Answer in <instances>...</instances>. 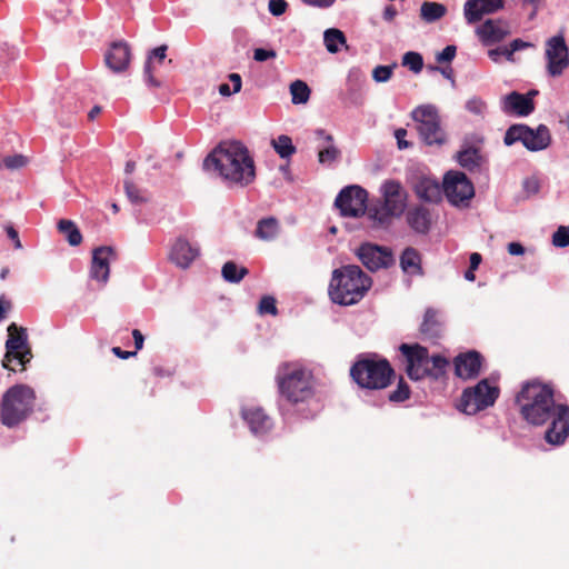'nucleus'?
Wrapping results in <instances>:
<instances>
[{
    "instance_id": "e433bc0d",
    "label": "nucleus",
    "mask_w": 569,
    "mask_h": 569,
    "mask_svg": "<svg viewBox=\"0 0 569 569\" xmlns=\"http://www.w3.org/2000/svg\"><path fill=\"white\" fill-rule=\"evenodd\" d=\"M290 93L295 104L306 103L310 98V89L302 80H296L290 84Z\"/></svg>"
},
{
    "instance_id": "72a5a7b5",
    "label": "nucleus",
    "mask_w": 569,
    "mask_h": 569,
    "mask_svg": "<svg viewBox=\"0 0 569 569\" xmlns=\"http://www.w3.org/2000/svg\"><path fill=\"white\" fill-rule=\"evenodd\" d=\"M447 13L445 4L439 2L426 1L421 4L420 17L423 21L431 23L440 20Z\"/></svg>"
},
{
    "instance_id": "f3484780",
    "label": "nucleus",
    "mask_w": 569,
    "mask_h": 569,
    "mask_svg": "<svg viewBox=\"0 0 569 569\" xmlns=\"http://www.w3.org/2000/svg\"><path fill=\"white\" fill-rule=\"evenodd\" d=\"M117 258L112 247L102 246L92 251L90 278L106 284L110 274V261Z\"/></svg>"
},
{
    "instance_id": "2eb2a0df",
    "label": "nucleus",
    "mask_w": 569,
    "mask_h": 569,
    "mask_svg": "<svg viewBox=\"0 0 569 569\" xmlns=\"http://www.w3.org/2000/svg\"><path fill=\"white\" fill-rule=\"evenodd\" d=\"M547 71L551 77H559L569 67V53L565 38L555 36L546 44Z\"/></svg>"
},
{
    "instance_id": "49530a36",
    "label": "nucleus",
    "mask_w": 569,
    "mask_h": 569,
    "mask_svg": "<svg viewBox=\"0 0 569 569\" xmlns=\"http://www.w3.org/2000/svg\"><path fill=\"white\" fill-rule=\"evenodd\" d=\"M28 163L27 157L23 154L8 156L3 159V164L10 170H16L24 167Z\"/></svg>"
},
{
    "instance_id": "aec40b11",
    "label": "nucleus",
    "mask_w": 569,
    "mask_h": 569,
    "mask_svg": "<svg viewBox=\"0 0 569 569\" xmlns=\"http://www.w3.org/2000/svg\"><path fill=\"white\" fill-rule=\"evenodd\" d=\"M382 204L395 216L399 217L406 208L407 193L401 183L396 180H388L382 184Z\"/></svg>"
},
{
    "instance_id": "6e6d98bb",
    "label": "nucleus",
    "mask_w": 569,
    "mask_h": 569,
    "mask_svg": "<svg viewBox=\"0 0 569 569\" xmlns=\"http://www.w3.org/2000/svg\"><path fill=\"white\" fill-rule=\"evenodd\" d=\"M467 108L473 113H482V111L486 109V104L481 100L473 99L468 101Z\"/></svg>"
},
{
    "instance_id": "bf43d9fd",
    "label": "nucleus",
    "mask_w": 569,
    "mask_h": 569,
    "mask_svg": "<svg viewBox=\"0 0 569 569\" xmlns=\"http://www.w3.org/2000/svg\"><path fill=\"white\" fill-rule=\"evenodd\" d=\"M132 337L134 341L136 351L141 350L143 348L144 337L140 330L133 329Z\"/></svg>"
},
{
    "instance_id": "7ed1b4c3",
    "label": "nucleus",
    "mask_w": 569,
    "mask_h": 569,
    "mask_svg": "<svg viewBox=\"0 0 569 569\" xmlns=\"http://www.w3.org/2000/svg\"><path fill=\"white\" fill-rule=\"evenodd\" d=\"M399 361L409 379L420 381L425 378L438 380L446 375L449 360L441 355H429L427 347L419 343H401Z\"/></svg>"
},
{
    "instance_id": "f704fd0d",
    "label": "nucleus",
    "mask_w": 569,
    "mask_h": 569,
    "mask_svg": "<svg viewBox=\"0 0 569 569\" xmlns=\"http://www.w3.org/2000/svg\"><path fill=\"white\" fill-rule=\"evenodd\" d=\"M221 273L226 281L238 283L249 273V270L246 267H239L234 261H227Z\"/></svg>"
},
{
    "instance_id": "9d476101",
    "label": "nucleus",
    "mask_w": 569,
    "mask_h": 569,
    "mask_svg": "<svg viewBox=\"0 0 569 569\" xmlns=\"http://www.w3.org/2000/svg\"><path fill=\"white\" fill-rule=\"evenodd\" d=\"M499 395L500 390L497 386H491L488 379H482L475 387L462 391L458 408L467 415H476L492 407Z\"/></svg>"
},
{
    "instance_id": "5701e85b",
    "label": "nucleus",
    "mask_w": 569,
    "mask_h": 569,
    "mask_svg": "<svg viewBox=\"0 0 569 569\" xmlns=\"http://www.w3.org/2000/svg\"><path fill=\"white\" fill-rule=\"evenodd\" d=\"M425 340L437 342L443 336V325L439 319L438 311L428 308L419 329Z\"/></svg>"
},
{
    "instance_id": "6e6552de",
    "label": "nucleus",
    "mask_w": 569,
    "mask_h": 569,
    "mask_svg": "<svg viewBox=\"0 0 569 569\" xmlns=\"http://www.w3.org/2000/svg\"><path fill=\"white\" fill-rule=\"evenodd\" d=\"M8 339L2 367L9 371H24L32 359L31 347L28 341L27 330L12 322L8 326Z\"/></svg>"
},
{
    "instance_id": "864d4df0",
    "label": "nucleus",
    "mask_w": 569,
    "mask_h": 569,
    "mask_svg": "<svg viewBox=\"0 0 569 569\" xmlns=\"http://www.w3.org/2000/svg\"><path fill=\"white\" fill-rule=\"evenodd\" d=\"M4 231H6L7 236H8V238L13 241L14 248L16 249H21L22 244H21V241L19 239V233L16 230V228L12 224H7L4 227Z\"/></svg>"
},
{
    "instance_id": "2f4dec72",
    "label": "nucleus",
    "mask_w": 569,
    "mask_h": 569,
    "mask_svg": "<svg viewBox=\"0 0 569 569\" xmlns=\"http://www.w3.org/2000/svg\"><path fill=\"white\" fill-rule=\"evenodd\" d=\"M57 229L64 236L70 246L77 247L81 244L83 240L82 234L72 220L60 219L57 223Z\"/></svg>"
},
{
    "instance_id": "ddd939ff",
    "label": "nucleus",
    "mask_w": 569,
    "mask_h": 569,
    "mask_svg": "<svg viewBox=\"0 0 569 569\" xmlns=\"http://www.w3.org/2000/svg\"><path fill=\"white\" fill-rule=\"evenodd\" d=\"M443 194L453 206L468 204L475 196L473 184L463 172L449 171L443 178Z\"/></svg>"
},
{
    "instance_id": "4c0bfd02",
    "label": "nucleus",
    "mask_w": 569,
    "mask_h": 569,
    "mask_svg": "<svg viewBox=\"0 0 569 569\" xmlns=\"http://www.w3.org/2000/svg\"><path fill=\"white\" fill-rule=\"evenodd\" d=\"M271 144L281 158H289L296 153L297 150L291 138L287 134H281L277 139H273Z\"/></svg>"
},
{
    "instance_id": "69168bd1",
    "label": "nucleus",
    "mask_w": 569,
    "mask_h": 569,
    "mask_svg": "<svg viewBox=\"0 0 569 569\" xmlns=\"http://www.w3.org/2000/svg\"><path fill=\"white\" fill-rule=\"evenodd\" d=\"M528 46V43H526L525 41H522L521 39H515L513 41L510 42L509 47H510V51L511 52H516L522 48H526Z\"/></svg>"
},
{
    "instance_id": "774afa93",
    "label": "nucleus",
    "mask_w": 569,
    "mask_h": 569,
    "mask_svg": "<svg viewBox=\"0 0 569 569\" xmlns=\"http://www.w3.org/2000/svg\"><path fill=\"white\" fill-rule=\"evenodd\" d=\"M488 56L492 61L498 62L499 57L502 56V47L490 49Z\"/></svg>"
},
{
    "instance_id": "c85d7f7f",
    "label": "nucleus",
    "mask_w": 569,
    "mask_h": 569,
    "mask_svg": "<svg viewBox=\"0 0 569 569\" xmlns=\"http://www.w3.org/2000/svg\"><path fill=\"white\" fill-rule=\"evenodd\" d=\"M279 232V221L274 217H268L258 221L254 236L260 240L271 241L278 237Z\"/></svg>"
},
{
    "instance_id": "393cba45",
    "label": "nucleus",
    "mask_w": 569,
    "mask_h": 569,
    "mask_svg": "<svg viewBox=\"0 0 569 569\" xmlns=\"http://www.w3.org/2000/svg\"><path fill=\"white\" fill-rule=\"evenodd\" d=\"M415 192L417 197L427 202H439L442 198L443 186L429 177L420 178L415 184Z\"/></svg>"
},
{
    "instance_id": "de8ad7c7",
    "label": "nucleus",
    "mask_w": 569,
    "mask_h": 569,
    "mask_svg": "<svg viewBox=\"0 0 569 569\" xmlns=\"http://www.w3.org/2000/svg\"><path fill=\"white\" fill-rule=\"evenodd\" d=\"M268 9L272 16L279 17L287 11L288 3L286 0H269Z\"/></svg>"
},
{
    "instance_id": "58836bf2",
    "label": "nucleus",
    "mask_w": 569,
    "mask_h": 569,
    "mask_svg": "<svg viewBox=\"0 0 569 569\" xmlns=\"http://www.w3.org/2000/svg\"><path fill=\"white\" fill-rule=\"evenodd\" d=\"M124 192L127 198L133 204H141L148 201V198L143 194V191L130 179L124 180Z\"/></svg>"
},
{
    "instance_id": "9b49d317",
    "label": "nucleus",
    "mask_w": 569,
    "mask_h": 569,
    "mask_svg": "<svg viewBox=\"0 0 569 569\" xmlns=\"http://www.w3.org/2000/svg\"><path fill=\"white\" fill-rule=\"evenodd\" d=\"M506 146L521 142L529 151H540L549 147L551 142L550 131L545 124H539L536 130L527 124L510 126L503 137Z\"/></svg>"
},
{
    "instance_id": "338daca9",
    "label": "nucleus",
    "mask_w": 569,
    "mask_h": 569,
    "mask_svg": "<svg viewBox=\"0 0 569 569\" xmlns=\"http://www.w3.org/2000/svg\"><path fill=\"white\" fill-rule=\"evenodd\" d=\"M152 371H153V375L157 377H169L172 375V372L169 369H164L160 366L153 367Z\"/></svg>"
},
{
    "instance_id": "4d7b16f0",
    "label": "nucleus",
    "mask_w": 569,
    "mask_h": 569,
    "mask_svg": "<svg viewBox=\"0 0 569 569\" xmlns=\"http://www.w3.org/2000/svg\"><path fill=\"white\" fill-rule=\"evenodd\" d=\"M305 4L317 7V8H329L336 0H301Z\"/></svg>"
},
{
    "instance_id": "423d86ee",
    "label": "nucleus",
    "mask_w": 569,
    "mask_h": 569,
    "mask_svg": "<svg viewBox=\"0 0 569 569\" xmlns=\"http://www.w3.org/2000/svg\"><path fill=\"white\" fill-rule=\"evenodd\" d=\"M34 403L36 392L30 386L19 383L10 387L1 399V422L9 428L18 426L32 413Z\"/></svg>"
},
{
    "instance_id": "a211bd4d",
    "label": "nucleus",
    "mask_w": 569,
    "mask_h": 569,
    "mask_svg": "<svg viewBox=\"0 0 569 569\" xmlns=\"http://www.w3.org/2000/svg\"><path fill=\"white\" fill-rule=\"evenodd\" d=\"M483 357L476 350L459 353L453 359L455 373L463 380L475 379L480 375Z\"/></svg>"
},
{
    "instance_id": "a878e982",
    "label": "nucleus",
    "mask_w": 569,
    "mask_h": 569,
    "mask_svg": "<svg viewBox=\"0 0 569 569\" xmlns=\"http://www.w3.org/2000/svg\"><path fill=\"white\" fill-rule=\"evenodd\" d=\"M167 50H168L167 44H161V46L154 48L150 52V54L144 63L143 74H144L148 86H150V87L159 88L161 86V82L154 77V71H156V64L163 63V61L166 59Z\"/></svg>"
},
{
    "instance_id": "1a4fd4ad",
    "label": "nucleus",
    "mask_w": 569,
    "mask_h": 569,
    "mask_svg": "<svg viewBox=\"0 0 569 569\" xmlns=\"http://www.w3.org/2000/svg\"><path fill=\"white\" fill-rule=\"evenodd\" d=\"M417 122V130L421 140L428 146H442L446 142V132L441 128L440 116L432 104H422L411 112Z\"/></svg>"
},
{
    "instance_id": "c9c22d12",
    "label": "nucleus",
    "mask_w": 569,
    "mask_h": 569,
    "mask_svg": "<svg viewBox=\"0 0 569 569\" xmlns=\"http://www.w3.org/2000/svg\"><path fill=\"white\" fill-rule=\"evenodd\" d=\"M323 41L330 53H337L339 51V44H345L347 39L341 30L331 28L325 31Z\"/></svg>"
},
{
    "instance_id": "09e8293b",
    "label": "nucleus",
    "mask_w": 569,
    "mask_h": 569,
    "mask_svg": "<svg viewBox=\"0 0 569 569\" xmlns=\"http://www.w3.org/2000/svg\"><path fill=\"white\" fill-rule=\"evenodd\" d=\"M456 46L449 44L436 56V60L438 63L451 62L456 57Z\"/></svg>"
},
{
    "instance_id": "603ef678",
    "label": "nucleus",
    "mask_w": 569,
    "mask_h": 569,
    "mask_svg": "<svg viewBox=\"0 0 569 569\" xmlns=\"http://www.w3.org/2000/svg\"><path fill=\"white\" fill-rule=\"evenodd\" d=\"M406 136H407V130L403 128H399L395 131L397 144L400 150L407 149L411 146V143L405 139Z\"/></svg>"
},
{
    "instance_id": "a18cd8bd",
    "label": "nucleus",
    "mask_w": 569,
    "mask_h": 569,
    "mask_svg": "<svg viewBox=\"0 0 569 569\" xmlns=\"http://www.w3.org/2000/svg\"><path fill=\"white\" fill-rule=\"evenodd\" d=\"M258 309H259V312L262 315L268 313V315L276 316L278 313V309L276 306V299L271 296L262 297L259 302Z\"/></svg>"
},
{
    "instance_id": "680f3d73",
    "label": "nucleus",
    "mask_w": 569,
    "mask_h": 569,
    "mask_svg": "<svg viewBox=\"0 0 569 569\" xmlns=\"http://www.w3.org/2000/svg\"><path fill=\"white\" fill-rule=\"evenodd\" d=\"M508 252L511 254V256H520L525 252V248L521 243L519 242H510L508 244Z\"/></svg>"
},
{
    "instance_id": "dca6fc26",
    "label": "nucleus",
    "mask_w": 569,
    "mask_h": 569,
    "mask_svg": "<svg viewBox=\"0 0 569 569\" xmlns=\"http://www.w3.org/2000/svg\"><path fill=\"white\" fill-rule=\"evenodd\" d=\"M510 33L509 22L502 19H488L476 29L477 37L486 47L501 42Z\"/></svg>"
},
{
    "instance_id": "412c9836",
    "label": "nucleus",
    "mask_w": 569,
    "mask_h": 569,
    "mask_svg": "<svg viewBox=\"0 0 569 569\" xmlns=\"http://www.w3.org/2000/svg\"><path fill=\"white\" fill-rule=\"evenodd\" d=\"M131 52L127 42H113L104 56L106 64L113 72H122L130 64Z\"/></svg>"
},
{
    "instance_id": "79ce46f5",
    "label": "nucleus",
    "mask_w": 569,
    "mask_h": 569,
    "mask_svg": "<svg viewBox=\"0 0 569 569\" xmlns=\"http://www.w3.org/2000/svg\"><path fill=\"white\" fill-rule=\"evenodd\" d=\"M340 157V150L333 144H329L325 149H321L318 153V160L320 163H332Z\"/></svg>"
},
{
    "instance_id": "0e129e2a",
    "label": "nucleus",
    "mask_w": 569,
    "mask_h": 569,
    "mask_svg": "<svg viewBox=\"0 0 569 569\" xmlns=\"http://www.w3.org/2000/svg\"><path fill=\"white\" fill-rule=\"evenodd\" d=\"M481 260H482V258H481L480 253H478V252L471 253L469 268L471 270L478 269L479 264L481 263Z\"/></svg>"
},
{
    "instance_id": "4be33fe9",
    "label": "nucleus",
    "mask_w": 569,
    "mask_h": 569,
    "mask_svg": "<svg viewBox=\"0 0 569 569\" xmlns=\"http://www.w3.org/2000/svg\"><path fill=\"white\" fill-rule=\"evenodd\" d=\"M501 109L508 114L526 117L533 112L535 102L532 98L517 91H512L503 97Z\"/></svg>"
},
{
    "instance_id": "20e7f679",
    "label": "nucleus",
    "mask_w": 569,
    "mask_h": 569,
    "mask_svg": "<svg viewBox=\"0 0 569 569\" xmlns=\"http://www.w3.org/2000/svg\"><path fill=\"white\" fill-rule=\"evenodd\" d=\"M372 286L371 278L359 266L347 264L332 271L330 299L340 306L358 303Z\"/></svg>"
},
{
    "instance_id": "b1692460",
    "label": "nucleus",
    "mask_w": 569,
    "mask_h": 569,
    "mask_svg": "<svg viewBox=\"0 0 569 569\" xmlns=\"http://www.w3.org/2000/svg\"><path fill=\"white\" fill-rule=\"evenodd\" d=\"M199 249L192 247L186 239L179 238L172 246L170 259L180 268H188L198 257Z\"/></svg>"
},
{
    "instance_id": "f8f14e48",
    "label": "nucleus",
    "mask_w": 569,
    "mask_h": 569,
    "mask_svg": "<svg viewBox=\"0 0 569 569\" xmlns=\"http://www.w3.org/2000/svg\"><path fill=\"white\" fill-rule=\"evenodd\" d=\"M368 192L359 186L343 188L335 200L342 217L359 218L367 211Z\"/></svg>"
},
{
    "instance_id": "c03bdc74",
    "label": "nucleus",
    "mask_w": 569,
    "mask_h": 569,
    "mask_svg": "<svg viewBox=\"0 0 569 569\" xmlns=\"http://www.w3.org/2000/svg\"><path fill=\"white\" fill-rule=\"evenodd\" d=\"M552 244L558 248L569 246V227L560 226L552 234Z\"/></svg>"
},
{
    "instance_id": "e2e57ef3",
    "label": "nucleus",
    "mask_w": 569,
    "mask_h": 569,
    "mask_svg": "<svg viewBox=\"0 0 569 569\" xmlns=\"http://www.w3.org/2000/svg\"><path fill=\"white\" fill-rule=\"evenodd\" d=\"M112 353L121 359H129L130 357H134L137 355V351H124L120 347H113Z\"/></svg>"
},
{
    "instance_id": "a19ab883",
    "label": "nucleus",
    "mask_w": 569,
    "mask_h": 569,
    "mask_svg": "<svg viewBox=\"0 0 569 569\" xmlns=\"http://www.w3.org/2000/svg\"><path fill=\"white\" fill-rule=\"evenodd\" d=\"M402 66L408 67L415 73H419L423 68V58L418 52L408 51L402 57Z\"/></svg>"
},
{
    "instance_id": "4468645a",
    "label": "nucleus",
    "mask_w": 569,
    "mask_h": 569,
    "mask_svg": "<svg viewBox=\"0 0 569 569\" xmlns=\"http://www.w3.org/2000/svg\"><path fill=\"white\" fill-rule=\"evenodd\" d=\"M357 257L370 271L386 269L395 263V257L390 248L373 243H362L357 250Z\"/></svg>"
},
{
    "instance_id": "bb28decb",
    "label": "nucleus",
    "mask_w": 569,
    "mask_h": 569,
    "mask_svg": "<svg viewBox=\"0 0 569 569\" xmlns=\"http://www.w3.org/2000/svg\"><path fill=\"white\" fill-rule=\"evenodd\" d=\"M243 419L256 435L266 433L272 427V421L261 408H249L242 411Z\"/></svg>"
},
{
    "instance_id": "052dcab7",
    "label": "nucleus",
    "mask_w": 569,
    "mask_h": 569,
    "mask_svg": "<svg viewBox=\"0 0 569 569\" xmlns=\"http://www.w3.org/2000/svg\"><path fill=\"white\" fill-rule=\"evenodd\" d=\"M397 14H398V11H397L396 7L393 4H388L383 10L382 16L386 21L390 22L396 18Z\"/></svg>"
},
{
    "instance_id": "39448f33",
    "label": "nucleus",
    "mask_w": 569,
    "mask_h": 569,
    "mask_svg": "<svg viewBox=\"0 0 569 569\" xmlns=\"http://www.w3.org/2000/svg\"><path fill=\"white\" fill-rule=\"evenodd\" d=\"M395 369L386 358L376 355L360 357L350 368V377L362 389L381 390L389 387Z\"/></svg>"
},
{
    "instance_id": "37998d69",
    "label": "nucleus",
    "mask_w": 569,
    "mask_h": 569,
    "mask_svg": "<svg viewBox=\"0 0 569 569\" xmlns=\"http://www.w3.org/2000/svg\"><path fill=\"white\" fill-rule=\"evenodd\" d=\"M396 67V63L391 66H377L372 71L373 80L376 82H387L392 77Z\"/></svg>"
},
{
    "instance_id": "ea45409f",
    "label": "nucleus",
    "mask_w": 569,
    "mask_h": 569,
    "mask_svg": "<svg viewBox=\"0 0 569 569\" xmlns=\"http://www.w3.org/2000/svg\"><path fill=\"white\" fill-rule=\"evenodd\" d=\"M411 390L409 385L405 381L403 377H400L396 390L389 393V400L391 402H403L410 398Z\"/></svg>"
},
{
    "instance_id": "7c9ffc66",
    "label": "nucleus",
    "mask_w": 569,
    "mask_h": 569,
    "mask_svg": "<svg viewBox=\"0 0 569 569\" xmlns=\"http://www.w3.org/2000/svg\"><path fill=\"white\" fill-rule=\"evenodd\" d=\"M368 218L372 221L373 228H386L390 224L393 217L387 208L380 203L371 207H367Z\"/></svg>"
},
{
    "instance_id": "cd10ccee",
    "label": "nucleus",
    "mask_w": 569,
    "mask_h": 569,
    "mask_svg": "<svg viewBox=\"0 0 569 569\" xmlns=\"http://www.w3.org/2000/svg\"><path fill=\"white\" fill-rule=\"evenodd\" d=\"M407 221L415 231L427 233L431 224L430 212L425 207H416L408 211Z\"/></svg>"
},
{
    "instance_id": "0eeeda50",
    "label": "nucleus",
    "mask_w": 569,
    "mask_h": 569,
    "mask_svg": "<svg viewBox=\"0 0 569 569\" xmlns=\"http://www.w3.org/2000/svg\"><path fill=\"white\" fill-rule=\"evenodd\" d=\"M280 395L291 405L307 402L313 397L312 376L297 365L284 363L278 375Z\"/></svg>"
},
{
    "instance_id": "f257e3e1",
    "label": "nucleus",
    "mask_w": 569,
    "mask_h": 569,
    "mask_svg": "<svg viewBox=\"0 0 569 569\" xmlns=\"http://www.w3.org/2000/svg\"><path fill=\"white\" fill-rule=\"evenodd\" d=\"M520 416L532 426H543L550 421L545 439L553 446L562 445L569 436V406L557 402L552 385L530 380L522 385L516 396Z\"/></svg>"
},
{
    "instance_id": "13d9d810",
    "label": "nucleus",
    "mask_w": 569,
    "mask_h": 569,
    "mask_svg": "<svg viewBox=\"0 0 569 569\" xmlns=\"http://www.w3.org/2000/svg\"><path fill=\"white\" fill-rule=\"evenodd\" d=\"M228 78L232 82V87H233L232 92L233 93L240 92L241 87H242L241 76L239 73H230L228 76Z\"/></svg>"
},
{
    "instance_id": "8fccbe9b",
    "label": "nucleus",
    "mask_w": 569,
    "mask_h": 569,
    "mask_svg": "<svg viewBox=\"0 0 569 569\" xmlns=\"http://www.w3.org/2000/svg\"><path fill=\"white\" fill-rule=\"evenodd\" d=\"M522 187L527 194H536L539 192L540 183L537 178L530 177L523 180Z\"/></svg>"
},
{
    "instance_id": "473e14b6",
    "label": "nucleus",
    "mask_w": 569,
    "mask_h": 569,
    "mask_svg": "<svg viewBox=\"0 0 569 569\" xmlns=\"http://www.w3.org/2000/svg\"><path fill=\"white\" fill-rule=\"evenodd\" d=\"M457 160L461 167L472 171L481 166L482 156L478 148L469 147L458 152Z\"/></svg>"
},
{
    "instance_id": "c756f323",
    "label": "nucleus",
    "mask_w": 569,
    "mask_h": 569,
    "mask_svg": "<svg viewBox=\"0 0 569 569\" xmlns=\"http://www.w3.org/2000/svg\"><path fill=\"white\" fill-rule=\"evenodd\" d=\"M421 258L419 252L409 247L406 248L400 257V266L403 272L416 276L421 274Z\"/></svg>"
},
{
    "instance_id": "3c124183",
    "label": "nucleus",
    "mask_w": 569,
    "mask_h": 569,
    "mask_svg": "<svg viewBox=\"0 0 569 569\" xmlns=\"http://www.w3.org/2000/svg\"><path fill=\"white\" fill-rule=\"evenodd\" d=\"M274 57H276V51H273V50H266V49L259 48V49H256L253 52V59L259 62L267 61L268 59H271Z\"/></svg>"
},
{
    "instance_id": "f03ea898",
    "label": "nucleus",
    "mask_w": 569,
    "mask_h": 569,
    "mask_svg": "<svg viewBox=\"0 0 569 569\" xmlns=\"http://www.w3.org/2000/svg\"><path fill=\"white\" fill-rule=\"evenodd\" d=\"M203 167L218 171L224 181L241 187L250 184L256 178L254 161L239 141L220 143L206 157Z\"/></svg>"
},
{
    "instance_id": "6ab92c4d",
    "label": "nucleus",
    "mask_w": 569,
    "mask_h": 569,
    "mask_svg": "<svg viewBox=\"0 0 569 569\" xmlns=\"http://www.w3.org/2000/svg\"><path fill=\"white\" fill-rule=\"evenodd\" d=\"M505 6V0H467L463 6V16L469 24H475L487 14L496 13Z\"/></svg>"
},
{
    "instance_id": "5fc2aeb1",
    "label": "nucleus",
    "mask_w": 569,
    "mask_h": 569,
    "mask_svg": "<svg viewBox=\"0 0 569 569\" xmlns=\"http://www.w3.org/2000/svg\"><path fill=\"white\" fill-rule=\"evenodd\" d=\"M12 309V302L6 299L3 296L0 297V322L7 318V313Z\"/></svg>"
}]
</instances>
